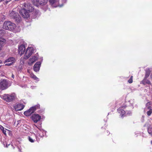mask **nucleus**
<instances>
[{
	"label": "nucleus",
	"instance_id": "nucleus-1",
	"mask_svg": "<svg viewBox=\"0 0 152 152\" xmlns=\"http://www.w3.org/2000/svg\"><path fill=\"white\" fill-rule=\"evenodd\" d=\"M16 95L14 93L10 94H5L2 96V99L8 102L13 101L16 99Z\"/></svg>",
	"mask_w": 152,
	"mask_h": 152
},
{
	"label": "nucleus",
	"instance_id": "nucleus-2",
	"mask_svg": "<svg viewBox=\"0 0 152 152\" xmlns=\"http://www.w3.org/2000/svg\"><path fill=\"white\" fill-rule=\"evenodd\" d=\"M3 27L6 30L13 31L16 27V25L14 23L10 21H5L4 23Z\"/></svg>",
	"mask_w": 152,
	"mask_h": 152
},
{
	"label": "nucleus",
	"instance_id": "nucleus-3",
	"mask_svg": "<svg viewBox=\"0 0 152 152\" xmlns=\"http://www.w3.org/2000/svg\"><path fill=\"white\" fill-rule=\"evenodd\" d=\"M15 9H14L9 14V16L12 18L14 19L17 22H19L21 20V18L18 14L15 12Z\"/></svg>",
	"mask_w": 152,
	"mask_h": 152
},
{
	"label": "nucleus",
	"instance_id": "nucleus-4",
	"mask_svg": "<svg viewBox=\"0 0 152 152\" xmlns=\"http://www.w3.org/2000/svg\"><path fill=\"white\" fill-rule=\"evenodd\" d=\"M39 104H37L36 105L30 107L28 110L25 111L24 114L26 116H29L31 114L34 113L36 110L39 109Z\"/></svg>",
	"mask_w": 152,
	"mask_h": 152
},
{
	"label": "nucleus",
	"instance_id": "nucleus-5",
	"mask_svg": "<svg viewBox=\"0 0 152 152\" xmlns=\"http://www.w3.org/2000/svg\"><path fill=\"white\" fill-rule=\"evenodd\" d=\"M34 52L33 48L32 47L28 48L26 50L24 58L25 59H28Z\"/></svg>",
	"mask_w": 152,
	"mask_h": 152
},
{
	"label": "nucleus",
	"instance_id": "nucleus-6",
	"mask_svg": "<svg viewBox=\"0 0 152 152\" xmlns=\"http://www.w3.org/2000/svg\"><path fill=\"white\" fill-rule=\"evenodd\" d=\"M9 86L8 83L6 80H2L0 81V89L1 90L6 89Z\"/></svg>",
	"mask_w": 152,
	"mask_h": 152
},
{
	"label": "nucleus",
	"instance_id": "nucleus-7",
	"mask_svg": "<svg viewBox=\"0 0 152 152\" xmlns=\"http://www.w3.org/2000/svg\"><path fill=\"white\" fill-rule=\"evenodd\" d=\"M48 0H34L33 4L34 5L38 7L39 5L42 6L45 5V7H47L46 4L48 2Z\"/></svg>",
	"mask_w": 152,
	"mask_h": 152
},
{
	"label": "nucleus",
	"instance_id": "nucleus-8",
	"mask_svg": "<svg viewBox=\"0 0 152 152\" xmlns=\"http://www.w3.org/2000/svg\"><path fill=\"white\" fill-rule=\"evenodd\" d=\"M19 12L20 14L24 18L28 19L29 18L30 14L29 12L25 8L21 9L19 11Z\"/></svg>",
	"mask_w": 152,
	"mask_h": 152
},
{
	"label": "nucleus",
	"instance_id": "nucleus-9",
	"mask_svg": "<svg viewBox=\"0 0 152 152\" xmlns=\"http://www.w3.org/2000/svg\"><path fill=\"white\" fill-rule=\"evenodd\" d=\"M6 32V31L4 30H0V45H3L6 43V40L2 38Z\"/></svg>",
	"mask_w": 152,
	"mask_h": 152
},
{
	"label": "nucleus",
	"instance_id": "nucleus-10",
	"mask_svg": "<svg viewBox=\"0 0 152 152\" xmlns=\"http://www.w3.org/2000/svg\"><path fill=\"white\" fill-rule=\"evenodd\" d=\"M150 102H148L146 105V107L144 110L145 112H146L148 116H150L152 113V109L151 106H149Z\"/></svg>",
	"mask_w": 152,
	"mask_h": 152
},
{
	"label": "nucleus",
	"instance_id": "nucleus-11",
	"mask_svg": "<svg viewBox=\"0 0 152 152\" xmlns=\"http://www.w3.org/2000/svg\"><path fill=\"white\" fill-rule=\"evenodd\" d=\"M50 4L53 7H61L63 4L60 5L59 4V0H48Z\"/></svg>",
	"mask_w": 152,
	"mask_h": 152
},
{
	"label": "nucleus",
	"instance_id": "nucleus-12",
	"mask_svg": "<svg viewBox=\"0 0 152 152\" xmlns=\"http://www.w3.org/2000/svg\"><path fill=\"white\" fill-rule=\"evenodd\" d=\"M24 6L25 8L28 12H32L34 10V8L32 7V5L28 2L25 3Z\"/></svg>",
	"mask_w": 152,
	"mask_h": 152
},
{
	"label": "nucleus",
	"instance_id": "nucleus-13",
	"mask_svg": "<svg viewBox=\"0 0 152 152\" xmlns=\"http://www.w3.org/2000/svg\"><path fill=\"white\" fill-rule=\"evenodd\" d=\"M41 118V116L38 114H34L33 115L31 119L35 123H37Z\"/></svg>",
	"mask_w": 152,
	"mask_h": 152
},
{
	"label": "nucleus",
	"instance_id": "nucleus-14",
	"mask_svg": "<svg viewBox=\"0 0 152 152\" xmlns=\"http://www.w3.org/2000/svg\"><path fill=\"white\" fill-rule=\"evenodd\" d=\"M25 47L23 45H21L18 47V53L20 54V56H21L24 53L25 50Z\"/></svg>",
	"mask_w": 152,
	"mask_h": 152
},
{
	"label": "nucleus",
	"instance_id": "nucleus-15",
	"mask_svg": "<svg viewBox=\"0 0 152 152\" xmlns=\"http://www.w3.org/2000/svg\"><path fill=\"white\" fill-rule=\"evenodd\" d=\"M126 107V106L125 105L123 106L118 109V112L120 114L121 116H123L124 115H125V112L123 109L125 108Z\"/></svg>",
	"mask_w": 152,
	"mask_h": 152
},
{
	"label": "nucleus",
	"instance_id": "nucleus-16",
	"mask_svg": "<svg viewBox=\"0 0 152 152\" xmlns=\"http://www.w3.org/2000/svg\"><path fill=\"white\" fill-rule=\"evenodd\" d=\"M34 126H35L36 128L38 129L40 131L39 132H38V135L41 137H42L44 136L46 134V132L43 129H41L38 128L37 126L34 124Z\"/></svg>",
	"mask_w": 152,
	"mask_h": 152
},
{
	"label": "nucleus",
	"instance_id": "nucleus-17",
	"mask_svg": "<svg viewBox=\"0 0 152 152\" xmlns=\"http://www.w3.org/2000/svg\"><path fill=\"white\" fill-rule=\"evenodd\" d=\"M41 63L40 61L37 62L34 66V70L36 72L38 71L40 68V65Z\"/></svg>",
	"mask_w": 152,
	"mask_h": 152
},
{
	"label": "nucleus",
	"instance_id": "nucleus-18",
	"mask_svg": "<svg viewBox=\"0 0 152 152\" xmlns=\"http://www.w3.org/2000/svg\"><path fill=\"white\" fill-rule=\"evenodd\" d=\"M24 107V105L22 104H19L16 105L15 107V109L17 111L22 110Z\"/></svg>",
	"mask_w": 152,
	"mask_h": 152
},
{
	"label": "nucleus",
	"instance_id": "nucleus-19",
	"mask_svg": "<svg viewBox=\"0 0 152 152\" xmlns=\"http://www.w3.org/2000/svg\"><path fill=\"white\" fill-rule=\"evenodd\" d=\"M37 59V58L35 56H32L31 58L29 59V61L28 62V64L29 65H31Z\"/></svg>",
	"mask_w": 152,
	"mask_h": 152
},
{
	"label": "nucleus",
	"instance_id": "nucleus-20",
	"mask_svg": "<svg viewBox=\"0 0 152 152\" xmlns=\"http://www.w3.org/2000/svg\"><path fill=\"white\" fill-rule=\"evenodd\" d=\"M36 136L34 134L32 136H29L28 137V139L29 141L31 142H33L35 141V138Z\"/></svg>",
	"mask_w": 152,
	"mask_h": 152
},
{
	"label": "nucleus",
	"instance_id": "nucleus-21",
	"mask_svg": "<svg viewBox=\"0 0 152 152\" xmlns=\"http://www.w3.org/2000/svg\"><path fill=\"white\" fill-rule=\"evenodd\" d=\"M15 61V58L13 57H10L5 61V62H10L14 63Z\"/></svg>",
	"mask_w": 152,
	"mask_h": 152
},
{
	"label": "nucleus",
	"instance_id": "nucleus-22",
	"mask_svg": "<svg viewBox=\"0 0 152 152\" xmlns=\"http://www.w3.org/2000/svg\"><path fill=\"white\" fill-rule=\"evenodd\" d=\"M146 78H145L142 81V83L144 85H145L146 84L151 85V83L148 80H147Z\"/></svg>",
	"mask_w": 152,
	"mask_h": 152
},
{
	"label": "nucleus",
	"instance_id": "nucleus-23",
	"mask_svg": "<svg viewBox=\"0 0 152 152\" xmlns=\"http://www.w3.org/2000/svg\"><path fill=\"white\" fill-rule=\"evenodd\" d=\"M150 74V70L149 69H147L146 70V73L145 78H147L148 77Z\"/></svg>",
	"mask_w": 152,
	"mask_h": 152
},
{
	"label": "nucleus",
	"instance_id": "nucleus-24",
	"mask_svg": "<svg viewBox=\"0 0 152 152\" xmlns=\"http://www.w3.org/2000/svg\"><path fill=\"white\" fill-rule=\"evenodd\" d=\"M148 131L149 134H152V126H149L148 128Z\"/></svg>",
	"mask_w": 152,
	"mask_h": 152
},
{
	"label": "nucleus",
	"instance_id": "nucleus-25",
	"mask_svg": "<svg viewBox=\"0 0 152 152\" xmlns=\"http://www.w3.org/2000/svg\"><path fill=\"white\" fill-rule=\"evenodd\" d=\"M31 78H33L34 80H37V81H39V79L35 75H31Z\"/></svg>",
	"mask_w": 152,
	"mask_h": 152
},
{
	"label": "nucleus",
	"instance_id": "nucleus-26",
	"mask_svg": "<svg viewBox=\"0 0 152 152\" xmlns=\"http://www.w3.org/2000/svg\"><path fill=\"white\" fill-rule=\"evenodd\" d=\"M132 113L130 111L125 112V115H129Z\"/></svg>",
	"mask_w": 152,
	"mask_h": 152
},
{
	"label": "nucleus",
	"instance_id": "nucleus-27",
	"mask_svg": "<svg viewBox=\"0 0 152 152\" xmlns=\"http://www.w3.org/2000/svg\"><path fill=\"white\" fill-rule=\"evenodd\" d=\"M13 64V63H12L11 62V63L7 62V63L5 64V65L10 66L11 65Z\"/></svg>",
	"mask_w": 152,
	"mask_h": 152
},
{
	"label": "nucleus",
	"instance_id": "nucleus-28",
	"mask_svg": "<svg viewBox=\"0 0 152 152\" xmlns=\"http://www.w3.org/2000/svg\"><path fill=\"white\" fill-rule=\"evenodd\" d=\"M128 82L129 83H132V79L130 78L128 80Z\"/></svg>",
	"mask_w": 152,
	"mask_h": 152
},
{
	"label": "nucleus",
	"instance_id": "nucleus-29",
	"mask_svg": "<svg viewBox=\"0 0 152 152\" xmlns=\"http://www.w3.org/2000/svg\"><path fill=\"white\" fill-rule=\"evenodd\" d=\"M7 130L6 129H5L2 131L3 133L4 134H6V132Z\"/></svg>",
	"mask_w": 152,
	"mask_h": 152
},
{
	"label": "nucleus",
	"instance_id": "nucleus-30",
	"mask_svg": "<svg viewBox=\"0 0 152 152\" xmlns=\"http://www.w3.org/2000/svg\"><path fill=\"white\" fill-rule=\"evenodd\" d=\"M0 129L2 131H3V130L4 129V128L1 125H0Z\"/></svg>",
	"mask_w": 152,
	"mask_h": 152
},
{
	"label": "nucleus",
	"instance_id": "nucleus-31",
	"mask_svg": "<svg viewBox=\"0 0 152 152\" xmlns=\"http://www.w3.org/2000/svg\"><path fill=\"white\" fill-rule=\"evenodd\" d=\"M31 88L32 89H34L36 88V86H31Z\"/></svg>",
	"mask_w": 152,
	"mask_h": 152
},
{
	"label": "nucleus",
	"instance_id": "nucleus-32",
	"mask_svg": "<svg viewBox=\"0 0 152 152\" xmlns=\"http://www.w3.org/2000/svg\"><path fill=\"white\" fill-rule=\"evenodd\" d=\"M63 2L64 3H65L66 1V0H62Z\"/></svg>",
	"mask_w": 152,
	"mask_h": 152
},
{
	"label": "nucleus",
	"instance_id": "nucleus-33",
	"mask_svg": "<svg viewBox=\"0 0 152 152\" xmlns=\"http://www.w3.org/2000/svg\"><path fill=\"white\" fill-rule=\"evenodd\" d=\"M11 0H6V2L7 3L9 2Z\"/></svg>",
	"mask_w": 152,
	"mask_h": 152
},
{
	"label": "nucleus",
	"instance_id": "nucleus-34",
	"mask_svg": "<svg viewBox=\"0 0 152 152\" xmlns=\"http://www.w3.org/2000/svg\"><path fill=\"white\" fill-rule=\"evenodd\" d=\"M1 1H4L6 4H7V3L6 2V0H1Z\"/></svg>",
	"mask_w": 152,
	"mask_h": 152
},
{
	"label": "nucleus",
	"instance_id": "nucleus-35",
	"mask_svg": "<svg viewBox=\"0 0 152 152\" xmlns=\"http://www.w3.org/2000/svg\"><path fill=\"white\" fill-rule=\"evenodd\" d=\"M12 78H14V75L12 73Z\"/></svg>",
	"mask_w": 152,
	"mask_h": 152
},
{
	"label": "nucleus",
	"instance_id": "nucleus-36",
	"mask_svg": "<svg viewBox=\"0 0 152 152\" xmlns=\"http://www.w3.org/2000/svg\"><path fill=\"white\" fill-rule=\"evenodd\" d=\"M2 63V61L0 60V64H1ZM1 66H0V67H1Z\"/></svg>",
	"mask_w": 152,
	"mask_h": 152
},
{
	"label": "nucleus",
	"instance_id": "nucleus-37",
	"mask_svg": "<svg viewBox=\"0 0 152 152\" xmlns=\"http://www.w3.org/2000/svg\"><path fill=\"white\" fill-rule=\"evenodd\" d=\"M10 145V144H9L8 145H6V147H8V146H9Z\"/></svg>",
	"mask_w": 152,
	"mask_h": 152
},
{
	"label": "nucleus",
	"instance_id": "nucleus-38",
	"mask_svg": "<svg viewBox=\"0 0 152 152\" xmlns=\"http://www.w3.org/2000/svg\"><path fill=\"white\" fill-rule=\"evenodd\" d=\"M2 45H0V50H1V47Z\"/></svg>",
	"mask_w": 152,
	"mask_h": 152
},
{
	"label": "nucleus",
	"instance_id": "nucleus-39",
	"mask_svg": "<svg viewBox=\"0 0 152 152\" xmlns=\"http://www.w3.org/2000/svg\"><path fill=\"white\" fill-rule=\"evenodd\" d=\"M35 132H38V131H37L35 129Z\"/></svg>",
	"mask_w": 152,
	"mask_h": 152
},
{
	"label": "nucleus",
	"instance_id": "nucleus-40",
	"mask_svg": "<svg viewBox=\"0 0 152 152\" xmlns=\"http://www.w3.org/2000/svg\"><path fill=\"white\" fill-rule=\"evenodd\" d=\"M151 78L152 79V74L151 75Z\"/></svg>",
	"mask_w": 152,
	"mask_h": 152
},
{
	"label": "nucleus",
	"instance_id": "nucleus-41",
	"mask_svg": "<svg viewBox=\"0 0 152 152\" xmlns=\"http://www.w3.org/2000/svg\"><path fill=\"white\" fill-rule=\"evenodd\" d=\"M132 77H133V76H132L130 78H131L132 79Z\"/></svg>",
	"mask_w": 152,
	"mask_h": 152
},
{
	"label": "nucleus",
	"instance_id": "nucleus-42",
	"mask_svg": "<svg viewBox=\"0 0 152 152\" xmlns=\"http://www.w3.org/2000/svg\"><path fill=\"white\" fill-rule=\"evenodd\" d=\"M151 144H152V140L151 142Z\"/></svg>",
	"mask_w": 152,
	"mask_h": 152
},
{
	"label": "nucleus",
	"instance_id": "nucleus-43",
	"mask_svg": "<svg viewBox=\"0 0 152 152\" xmlns=\"http://www.w3.org/2000/svg\"><path fill=\"white\" fill-rule=\"evenodd\" d=\"M46 10V8H45V9H44V10Z\"/></svg>",
	"mask_w": 152,
	"mask_h": 152
}]
</instances>
